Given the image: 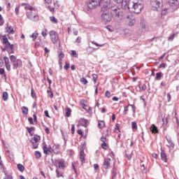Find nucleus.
Returning <instances> with one entry per match:
<instances>
[{
  "label": "nucleus",
  "mask_w": 179,
  "mask_h": 179,
  "mask_svg": "<svg viewBox=\"0 0 179 179\" xmlns=\"http://www.w3.org/2000/svg\"><path fill=\"white\" fill-rule=\"evenodd\" d=\"M100 6H101V12L108 10V9H114L111 0H100Z\"/></svg>",
  "instance_id": "f257e3e1"
},
{
  "label": "nucleus",
  "mask_w": 179,
  "mask_h": 179,
  "mask_svg": "<svg viewBox=\"0 0 179 179\" xmlns=\"http://www.w3.org/2000/svg\"><path fill=\"white\" fill-rule=\"evenodd\" d=\"M151 6L152 10H162L163 0H152Z\"/></svg>",
  "instance_id": "f03ea898"
},
{
  "label": "nucleus",
  "mask_w": 179,
  "mask_h": 179,
  "mask_svg": "<svg viewBox=\"0 0 179 179\" xmlns=\"http://www.w3.org/2000/svg\"><path fill=\"white\" fill-rule=\"evenodd\" d=\"M10 61L13 65V69H17L19 66H22V60L17 59L15 55L10 56Z\"/></svg>",
  "instance_id": "7ed1b4c3"
},
{
  "label": "nucleus",
  "mask_w": 179,
  "mask_h": 179,
  "mask_svg": "<svg viewBox=\"0 0 179 179\" xmlns=\"http://www.w3.org/2000/svg\"><path fill=\"white\" fill-rule=\"evenodd\" d=\"M130 9H131V11H133L134 13H141V12H142V9H143V5L141 2L131 4Z\"/></svg>",
  "instance_id": "20e7f679"
},
{
  "label": "nucleus",
  "mask_w": 179,
  "mask_h": 179,
  "mask_svg": "<svg viewBox=\"0 0 179 179\" xmlns=\"http://www.w3.org/2000/svg\"><path fill=\"white\" fill-rule=\"evenodd\" d=\"M26 9H29V10H31V12L27 13V16L28 19H30V20H33V22H37V20H38V15H33V13L31 12L33 10L36 11V9L31 6L26 7Z\"/></svg>",
  "instance_id": "39448f33"
},
{
  "label": "nucleus",
  "mask_w": 179,
  "mask_h": 179,
  "mask_svg": "<svg viewBox=\"0 0 179 179\" xmlns=\"http://www.w3.org/2000/svg\"><path fill=\"white\" fill-rule=\"evenodd\" d=\"M50 37L52 43L53 44H57V43H59V48H61V43H59V38L58 37V34H57V32H55V31H50Z\"/></svg>",
  "instance_id": "423d86ee"
},
{
  "label": "nucleus",
  "mask_w": 179,
  "mask_h": 179,
  "mask_svg": "<svg viewBox=\"0 0 179 179\" xmlns=\"http://www.w3.org/2000/svg\"><path fill=\"white\" fill-rule=\"evenodd\" d=\"M126 23L129 27L135 26L136 24V17L133 15H127L126 17Z\"/></svg>",
  "instance_id": "0eeeda50"
},
{
  "label": "nucleus",
  "mask_w": 179,
  "mask_h": 179,
  "mask_svg": "<svg viewBox=\"0 0 179 179\" xmlns=\"http://www.w3.org/2000/svg\"><path fill=\"white\" fill-rule=\"evenodd\" d=\"M87 6L89 9H94V8L100 6V0H88Z\"/></svg>",
  "instance_id": "6e6552de"
},
{
  "label": "nucleus",
  "mask_w": 179,
  "mask_h": 179,
  "mask_svg": "<svg viewBox=\"0 0 179 179\" xmlns=\"http://www.w3.org/2000/svg\"><path fill=\"white\" fill-rule=\"evenodd\" d=\"M41 140V138L38 135H34V137L31 139V143L34 149H37L38 148V142Z\"/></svg>",
  "instance_id": "1a4fd4ad"
},
{
  "label": "nucleus",
  "mask_w": 179,
  "mask_h": 179,
  "mask_svg": "<svg viewBox=\"0 0 179 179\" xmlns=\"http://www.w3.org/2000/svg\"><path fill=\"white\" fill-rule=\"evenodd\" d=\"M101 14V20L103 22H110V20L113 19V16L110 13L107 11H102Z\"/></svg>",
  "instance_id": "9d476101"
},
{
  "label": "nucleus",
  "mask_w": 179,
  "mask_h": 179,
  "mask_svg": "<svg viewBox=\"0 0 179 179\" xmlns=\"http://www.w3.org/2000/svg\"><path fill=\"white\" fill-rule=\"evenodd\" d=\"M121 6L122 9H125V10H131V3L128 2L125 0H122L121 2Z\"/></svg>",
  "instance_id": "9b49d317"
},
{
  "label": "nucleus",
  "mask_w": 179,
  "mask_h": 179,
  "mask_svg": "<svg viewBox=\"0 0 179 179\" xmlns=\"http://www.w3.org/2000/svg\"><path fill=\"white\" fill-rule=\"evenodd\" d=\"M169 5L176 10L179 8V0H169Z\"/></svg>",
  "instance_id": "f8f14e48"
},
{
  "label": "nucleus",
  "mask_w": 179,
  "mask_h": 179,
  "mask_svg": "<svg viewBox=\"0 0 179 179\" xmlns=\"http://www.w3.org/2000/svg\"><path fill=\"white\" fill-rule=\"evenodd\" d=\"M112 10L113 13H115V16H117V17H122V11H121L120 8L116 7L115 8H113Z\"/></svg>",
  "instance_id": "ddd939ff"
},
{
  "label": "nucleus",
  "mask_w": 179,
  "mask_h": 179,
  "mask_svg": "<svg viewBox=\"0 0 179 179\" xmlns=\"http://www.w3.org/2000/svg\"><path fill=\"white\" fill-rule=\"evenodd\" d=\"M111 162V159L110 158H106L104 159L103 164V169L105 170H107L108 167H110V163Z\"/></svg>",
  "instance_id": "4468645a"
},
{
  "label": "nucleus",
  "mask_w": 179,
  "mask_h": 179,
  "mask_svg": "<svg viewBox=\"0 0 179 179\" xmlns=\"http://www.w3.org/2000/svg\"><path fill=\"white\" fill-rule=\"evenodd\" d=\"M3 59H4V62H5V65L7 71H10V62L9 61V58L5 56L3 57Z\"/></svg>",
  "instance_id": "2eb2a0df"
},
{
  "label": "nucleus",
  "mask_w": 179,
  "mask_h": 179,
  "mask_svg": "<svg viewBox=\"0 0 179 179\" xmlns=\"http://www.w3.org/2000/svg\"><path fill=\"white\" fill-rule=\"evenodd\" d=\"M161 159L163 162L167 163V155H166V152L163 151V148H161Z\"/></svg>",
  "instance_id": "dca6fc26"
},
{
  "label": "nucleus",
  "mask_w": 179,
  "mask_h": 179,
  "mask_svg": "<svg viewBox=\"0 0 179 179\" xmlns=\"http://www.w3.org/2000/svg\"><path fill=\"white\" fill-rule=\"evenodd\" d=\"M80 160L81 162L84 163L85 160H86L85 159V150H83V149H80Z\"/></svg>",
  "instance_id": "f3484780"
},
{
  "label": "nucleus",
  "mask_w": 179,
  "mask_h": 179,
  "mask_svg": "<svg viewBox=\"0 0 179 179\" xmlns=\"http://www.w3.org/2000/svg\"><path fill=\"white\" fill-rule=\"evenodd\" d=\"M6 33H8V34H13L15 33V30L13 29V27L12 26H7L6 27Z\"/></svg>",
  "instance_id": "a211bd4d"
},
{
  "label": "nucleus",
  "mask_w": 179,
  "mask_h": 179,
  "mask_svg": "<svg viewBox=\"0 0 179 179\" xmlns=\"http://www.w3.org/2000/svg\"><path fill=\"white\" fill-rule=\"evenodd\" d=\"M150 131L152 134H157V132H159V130H157V127L155 124L151 125Z\"/></svg>",
  "instance_id": "6ab92c4d"
},
{
  "label": "nucleus",
  "mask_w": 179,
  "mask_h": 179,
  "mask_svg": "<svg viewBox=\"0 0 179 179\" xmlns=\"http://www.w3.org/2000/svg\"><path fill=\"white\" fill-rule=\"evenodd\" d=\"M58 149H59V146L57 145H54L52 148V150H53L54 153H55L56 155H58V153H59Z\"/></svg>",
  "instance_id": "aec40b11"
},
{
  "label": "nucleus",
  "mask_w": 179,
  "mask_h": 179,
  "mask_svg": "<svg viewBox=\"0 0 179 179\" xmlns=\"http://www.w3.org/2000/svg\"><path fill=\"white\" fill-rule=\"evenodd\" d=\"M80 124L82 127H87V120L86 119H80Z\"/></svg>",
  "instance_id": "412c9836"
},
{
  "label": "nucleus",
  "mask_w": 179,
  "mask_h": 179,
  "mask_svg": "<svg viewBox=\"0 0 179 179\" xmlns=\"http://www.w3.org/2000/svg\"><path fill=\"white\" fill-rule=\"evenodd\" d=\"M132 151H126V154L125 156L127 157V159H128V160H131V159H132Z\"/></svg>",
  "instance_id": "4be33fe9"
},
{
  "label": "nucleus",
  "mask_w": 179,
  "mask_h": 179,
  "mask_svg": "<svg viewBox=\"0 0 179 179\" xmlns=\"http://www.w3.org/2000/svg\"><path fill=\"white\" fill-rule=\"evenodd\" d=\"M117 177V168L115 166H113L112 170V179L115 178Z\"/></svg>",
  "instance_id": "5701e85b"
},
{
  "label": "nucleus",
  "mask_w": 179,
  "mask_h": 179,
  "mask_svg": "<svg viewBox=\"0 0 179 179\" xmlns=\"http://www.w3.org/2000/svg\"><path fill=\"white\" fill-rule=\"evenodd\" d=\"M5 48L8 50V48H10V50H13L14 45L13 44H10V43H4Z\"/></svg>",
  "instance_id": "b1692460"
},
{
  "label": "nucleus",
  "mask_w": 179,
  "mask_h": 179,
  "mask_svg": "<svg viewBox=\"0 0 179 179\" xmlns=\"http://www.w3.org/2000/svg\"><path fill=\"white\" fill-rule=\"evenodd\" d=\"M105 122L103 120H99V123H98V127L99 128V129H103V128H104V125H105Z\"/></svg>",
  "instance_id": "393cba45"
},
{
  "label": "nucleus",
  "mask_w": 179,
  "mask_h": 179,
  "mask_svg": "<svg viewBox=\"0 0 179 179\" xmlns=\"http://www.w3.org/2000/svg\"><path fill=\"white\" fill-rule=\"evenodd\" d=\"M22 114H24V115H27V114L29 113V108L26 106H22Z\"/></svg>",
  "instance_id": "a878e982"
},
{
  "label": "nucleus",
  "mask_w": 179,
  "mask_h": 179,
  "mask_svg": "<svg viewBox=\"0 0 179 179\" xmlns=\"http://www.w3.org/2000/svg\"><path fill=\"white\" fill-rule=\"evenodd\" d=\"M43 150L45 155H48V152H51V150L47 148V145H43Z\"/></svg>",
  "instance_id": "bb28decb"
},
{
  "label": "nucleus",
  "mask_w": 179,
  "mask_h": 179,
  "mask_svg": "<svg viewBox=\"0 0 179 179\" xmlns=\"http://www.w3.org/2000/svg\"><path fill=\"white\" fill-rule=\"evenodd\" d=\"M17 169L19 170V171H21L22 173V171H24V166H23V165H22V164H18L17 165Z\"/></svg>",
  "instance_id": "cd10ccee"
},
{
  "label": "nucleus",
  "mask_w": 179,
  "mask_h": 179,
  "mask_svg": "<svg viewBox=\"0 0 179 179\" xmlns=\"http://www.w3.org/2000/svg\"><path fill=\"white\" fill-rule=\"evenodd\" d=\"M162 76H163V73L162 72L157 73L155 79L157 80H160Z\"/></svg>",
  "instance_id": "c85d7f7f"
},
{
  "label": "nucleus",
  "mask_w": 179,
  "mask_h": 179,
  "mask_svg": "<svg viewBox=\"0 0 179 179\" xmlns=\"http://www.w3.org/2000/svg\"><path fill=\"white\" fill-rule=\"evenodd\" d=\"M71 113H72V110L71 108H66V117H71Z\"/></svg>",
  "instance_id": "c756f323"
},
{
  "label": "nucleus",
  "mask_w": 179,
  "mask_h": 179,
  "mask_svg": "<svg viewBox=\"0 0 179 179\" xmlns=\"http://www.w3.org/2000/svg\"><path fill=\"white\" fill-rule=\"evenodd\" d=\"M8 92H3V100L4 101H8Z\"/></svg>",
  "instance_id": "7c9ffc66"
},
{
  "label": "nucleus",
  "mask_w": 179,
  "mask_h": 179,
  "mask_svg": "<svg viewBox=\"0 0 179 179\" xmlns=\"http://www.w3.org/2000/svg\"><path fill=\"white\" fill-rule=\"evenodd\" d=\"M168 141V148H174V143H173V141L171 140H167Z\"/></svg>",
  "instance_id": "2f4dec72"
},
{
  "label": "nucleus",
  "mask_w": 179,
  "mask_h": 179,
  "mask_svg": "<svg viewBox=\"0 0 179 179\" xmlns=\"http://www.w3.org/2000/svg\"><path fill=\"white\" fill-rule=\"evenodd\" d=\"M0 75H2L3 78L6 79V74L5 73V69L0 68Z\"/></svg>",
  "instance_id": "473e14b6"
},
{
  "label": "nucleus",
  "mask_w": 179,
  "mask_h": 179,
  "mask_svg": "<svg viewBox=\"0 0 179 179\" xmlns=\"http://www.w3.org/2000/svg\"><path fill=\"white\" fill-rule=\"evenodd\" d=\"M34 155L37 159H40V157H41V152H40L39 151H35Z\"/></svg>",
  "instance_id": "72a5a7b5"
},
{
  "label": "nucleus",
  "mask_w": 179,
  "mask_h": 179,
  "mask_svg": "<svg viewBox=\"0 0 179 179\" xmlns=\"http://www.w3.org/2000/svg\"><path fill=\"white\" fill-rule=\"evenodd\" d=\"M80 82L81 83H83V85H87L88 82H87V79L85 78H80Z\"/></svg>",
  "instance_id": "f704fd0d"
},
{
  "label": "nucleus",
  "mask_w": 179,
  "mask_h": 179,
  "mask_svg": "<svg viewBox=\"0 0 179 179\" xmlns=\"http://www.w3.org/2000/svg\"><path fill=\"white\" fill-rule=\"evenodd\" d=\"M115 132H120V124H116L115 129H114Z\"/></svg>",
  "instance_id": "c9c22d12"
},
{
  "label": "nucleus",
  "mask_w": 179,
  "mask_h": 179,
  "mask_svg": "<svg viewBox=\"0 0 179 179\" xmlns=\"http://www.w3.org/2000/svg\"><path fill=\"white\" fill-rule=\"evenodd\" d=\"M50 21L52 23H58V20H57V18H55L54 16L50 17Z\"/></svg>",
  "instance_id": "e433bc0d"
},
{
  "label": "nucleus",
  "mask_w": 179,
  "mask_h": 179,
  "mask_svg": "<svg viewBox=\"0 0 179 179\" xmlns=\"http://www.w3.org/2000/svg\"><path fill=\"white\" fill-rule=\"evenodd\" d=\"M59 169H64L65 167V164L63 162H59L58 164Z\"/></svg>",
  "instance_id": "4c0bfd02"
},
{
  "label": "nucleus",
  "mask_w": 179,
  "mask_h": 179,
  "mask_svg": "<svg viewBox=\"0 0 179 179\" xmlns=\"http://www.w3.org/2000/svg\"><path fill=\"white\" fill-rule=\"evenodd\" d=\"M92 44H94V45H96V47H104V44H99L94 41L91 42Z\"/></svg>",
  "instance_id": "58836bf2"
},
{
  "label": "nucleus",
  "mask_w": 179,
  "mask_h": 179,
  "mask_svg": "<svg viewBox=\"0 0 179 179\" xmlns=\"http://www.w3.org/2000/svg\"><path fill=\"white\" fill-rule=\"evenodd\" d=\"M47 33H48V30H47V29H44L42 31V36H43V37H45V36H47Z\"/></svg>",
  "instance_id": "ea45409f"
},
{
  "label": "nucleus",
  "mask_w": 179,
  "mask_h": 179,
  "mask_svg": "<svg viewBox=\"0 0 179 179\" xmlns=\"http://www.w3.org/2000/svg\"><path fill=\"white\" fill-rule=\"evenodd\" d=\"M97 75L96 74H92V79H93V82L94 83H96V82H97Z\"/></svg>",
  "instance_id": "a19ab883"
},
{
  "label": "nucleus",
  "mask_w": 179,
  "mask_h": 179,
  "mask_svg": "<svg viewBox=\"0 0 179 179\" xmlns=\"http://www.w3.org/2000/svg\"><path fill=\"white\" fill-rule=\"evenodd\" d=\"M129 3L132 5L134 3H139L141 1L139 0H129Z\"/></svg>",
  "instance_id": "79ce46f5"
},
{
  "label": "nucleus",
  "mask_w": 179,
  "mask_h": 179,
  "mask_svg": "<svg viewBox=\"0 0 179 179\" xmlns=\"http://www.w3.org/2000/svg\"><path fill=\"white\" fill-rule=\"evenodd\" d=\"M140 90H146V85H139Z\"/></svg>",
  "instance_id": "37998d69"
},
{
  "label": "nucleus",
  "mask_w": 179,
  "mask_h": 179,
  "mask_svg": "<svg viewBox=\"0 0 179 179\" xmlns=\"http://www.w3.org/2000/svg\"><path fill=\"white\" fill-rule=\"evenodd\" d=\"M3 44H7V43H9L8 38H6L5 36H3Z\"/></svg>",
  "instance_id": "c03bdc74"
},
{
  "label": "nucleus",
  "mask_w": 179,
  "mask_h": 179,
  "mask_svg": "<svg viewBox=\"0 0 179 179\" xmlns=\"http://www.w3.org/2000/svg\"><path fill=\"white\" fill-rule=\"evenodd\" d=\"M137 127H138V125L136 124V122H133L131 123V128H132V129H136Z\"/></svg>",
  "instance_id": "a18cd8bd"
},
{
  "label": "nucleus",
  "mask_w": 179,
  "mask_h": 179,
  "mask_svg": "<svg viewBox=\"0 0 179 179\" xmlns=\"http://www.w3.org/2000/svg\"><path fill=\"white\" fill-rule=\"evenodd\" d=\"M31 97H33V99H34V97H36V92H34V89L31 88Z\"/></svg>",
  "instance_id": "49530a36"
},
{
  "label": "nucleus",
  "mask_w": 179,
  "mask_h": 179,
  "mask_svg": "<svg viewBox=\"0 0 179 179\" xmlns=\"http://www.w3.org/2000/svg\"><path fill=\"white\" fill-rule=\"evenodd\" d=\"M3 23H5V22L3 21V18L2 17V15L0 14V26H3Z\"/></svg>",
  "instance_id": "de8ad7c7"
},
{
  "label": "nucleus",
  "mask_w": 179,
  "mask_h": 179,
  "mask_svg": "<svg viewBox=\"0 0 179 179\" xmlns=\"http://www.w3.org/2000/svg\"><path fill=\"white\" fill-rule=\"evenodd\" d=\"M37 36H38V34H37V33L32 34L31 38H34L33 41H34L36 40V38H37Z\"/></svg>",
  "instance_id": "09e8293b"
},
{
  "label": "nucleus",
  "mask_w": 179,
  "mask_h": 179,
  "mask_svg": "<svg viewBox=\"0 0 179 179\" xmlns=\"http://www.w3.org/2000/svg\"><path fill=\"white\" fill-rule=\"evenodd\" d=\"M71 55H73V57L74 58H78V53H76V51L72 50V51H71Z\"/></svg>",
  "instance_id": "8fccbe9b"
},
{
  "label": "nucleus",
  "mask_w": 179,
  "mask_h": 179,
  "mask_svg": "<svg viewBox=\"0 0 179 179\" xmlns=\"http://www.w3.org/2000/svg\"><path fill=\"white\" fill-rule=\"evenodd\" d=\"M105 96L106 97H108V99H110V97H111V93L110 92V91H106L105 93Z\"/></svg>",
  "instance_id": "3c124183"
},
{
  "label": "nucleus",
  "mask_w": 179,
  "mask_h": 179,
  "mask_svg": "<svg viewBox=\"0 0 179 179\" xmlns=\"http://www.w3.org/2000/svg\"><path fill=\"white\" fill-rule=\"evenodd\" d=\"M56 174L57 178H59V177H62V173H60L58 169L56 170Z\"/></svg>",
  "instance_id": "603ef678"
},
{
  "label": "nucleus",
  "mask_w": 179,
  "mask_h": 179,
  "mask_svg": "<svg viewBox=\"0 0 179 179\" xmlns=\"http://www.w3.org/2000/svg\"><path fill=\"white\" fill-rule=\"evenodd\" d=\"M174 37H176V34H172L169 36V41H173L174 40Z\"/></svg>",
  "instance_id": "864d4df0"
},
{
  "label": "nucleus",
  "mask_w": 179,
  "mask_h": 179,
  "mask_svg": "<svg viewBox=\"0 0 179 179\" xmlns=\"http://www.w3.org/2000/svg\"><path fill=\"white\" fill-rule=\"evenodd\" d=\"M27 129L29 134H31L33 129H34V127H27Z\"/></svg>",
  "instance_id": "5fc2aeb1"
},
{
  "label": "nucleus",
  "mask_w": 179,
  "mask_h": 179,
  "mask_svg": "<svg viewBox=\"0 0 179 179\" xmlns=\"http://www.w3.org/2000/svg\"><path fill=\"white\" fill-rule=\"evenodd\" d=\"M69 66H70L68 62H66L64 66V69L66 71H68V69H69Z\"/></svg>",
  "instance_id": "6e6d98bb"
},
{
  "label": "nucleus",
  "mask_w": 179,
  "mask_h": 179,
  "mask_svg": "<svg viewBox=\"0 0 179 179\" xmlns=\"http://www.w3.org/2000/svg\"><path fill=\"white\" fill-rule=\"evenodd\" d=\"M141 26L142 27V29H146V24H145V22H141Z\"/></svg>",
  "instance_id": "4d7b16f0"
},
{
  "label": "nucleus",
  "mask_w": 179,
  "mask_h": 179,
  "mask_svg": "<svg viewBox=\"0 0 179 179\" xmlns=\"http://www.w3.org/2000/svg\"><path fill=\"white\" fill-rule=\"evenodd\" d=\"M28 121L29 124H31V125H33V124H34V122H33V117H28Z\"/></svg>",
  "instance_id": "13d9d810"
},
{
  "label": "nucleus",
  "mask_w": 179,
  "mask_h": 179,
  "mask_svg": "<svg viewBox=\"0 0 179 179\" xmlns=\"http://www.w3.org/2000/svg\"><path fill=\"white\" fill-rule=\"evenodd\" d=\"M101 148H102L103 149H107V143H101Z\"/></svg>",
  "instance_id": "bf43d9fd"
},
{
  "label": "nucleus",
  "mask_w": 179,
  "mask_h": 179,
  "mask_svg": "<svg viewBox=\"0 0 179 179\" xmlns=\"http://www.w3.org/2000/svg\"><path fill=\"white\" fill-rule=\"evenodd\" d=\"M107 141V138L104 136L101 137V141L103 142V143H106Z\"/></svg>",
  "instance_id": "052dcab7"
},
{
  "label": "nucleus",
  "mask_w": 179,
  "mask_h": 179,
  "mask_svg": "<svg viewBox=\"0 0 179 179\" xmlns=\"http://www.w3.org/2000/svg\"><path fill=\"white\" fill-rule=\"evenodd\" d=\"M59 57L61 59H62V58H64V57H65V55L64 54V52H61L59 55Z\"/></svg>",
  "instance_id": "680f3d73"
},
{
  "label": "nucleus",
  "mask_w": 179,
  "mask_h": 179,
  "mask_svg": "<svg viewBox=\"0 0 179 179\" xmlns=\"http://www.w3.org/2000/svg\"><path fill=\"white\" fill-rule=\"evenodd\" d=\"M82 41V38H80V36H78L76 40V43H78V44L80 43V41Z\"/></svg>",
  "instance_id": "e2e57ef3"
},
{
  "label": "nucleus",
  "mask_w": 179,
  "mask_h": 179,
  "mask_svg": "<svg viewBox=\"0 0 179 179\" xmlns=\"http://www.w3.org/2000/svg\"><path fill=\"white\" fill-rule=\"evenodd\" d=\"M71 134L73 135L75 134V125L72 124L71 126Z\"/></svg>",
  "instance_id": "0e129e2a"
},
{
  "label": "nucleus",
  "mask_w": 179,
  "mask_h": 179,
  "mask_svg": "<svg viewBox=\"0 0 179 179\" xmlns=\"http://www.w3.org/2000/svg\"><path fill=\"white\" fill-rule=\"evenodd\" d=\"M166 66H167V64H166V63H162L159 65V68H166Z\"/></svg>",
  "instance_id": "69168bd1"
},
{
  "label": "nucleus",
  "mask_w": 179,
  "mask_h": 179,
  "mask_svg": "<svg viewBox=\"0 0 179 179\" xmlns=\"http://www.w3.org/2000/svg\"><path fill=\"white\" fill-rule=\"evenodd\" d=\"M128 111V106H125L124 107V115H127V112Z\"/></svg>",
  "instance_id": "338daca9"
},
{
  "label": "nucleus",
  "mask_w": 179,
  "mask_h": 179,
  "mask_svg": "<svg viewBox=\"0 0 179 179\" xmlns=\"http://www.w3.org/2000/svg\"><path fill=\"white\" fill-rule=\"evenodd\" d=\"M167 99L168 101H170L171 100V94H170V93L167 94Z\"/></svg>",
  "instance_id": "774afa93"
}]
</instances>
